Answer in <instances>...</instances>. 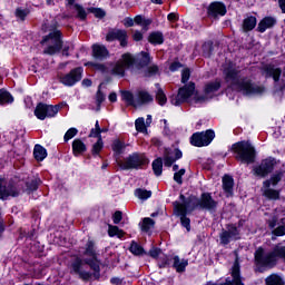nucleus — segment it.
<instances>
[{
  "instance_id": "33",
  "label": "nucleus",
  "mask_w": 285,
  "mask_h": 285,
  "mask_svg": "<svg viewBox=\"0 0 285 285\" xmlns=\"http://www.w3.org/2000/svg\"><path fill=\"white\" fill-rule=\"evenodd\" d=\"M156 100L159 104V106H166V102L168 101V98H166V94L164 92V89L159 87V85H156Z\"/></svg>"
},
{
  "instance_id": "44",
  "label": "nucleus",
  "mask_w": 285,
  "mask_h": 285,
  "mask_svg": "<svg viewBox=\"0 0 285 285\" xmlns=\"http://www.w3.org/2000/svg\"><path fill=\"white\" fill-rule=\"evenodd\" d=\"M154 226H155V220H153V218H144L141 230H145V233H148L150 228H153Z\"/></svg>"
},
{
  "instance_id": "2",
  "label": "nucleus",
  "mask_w": 285,
  "mask_h": 285,
  "mask_svg": "<svg viewBox=\"0 0 285 285\" xmlns=\"http://www.w3.org/2000/svg\"><path fill=\"white\" fill-rule=\"evenodd\" d=\"M224 75L229 88L236 90L237 92H243L247 97H253V95H262L264 92V87L257 86L248 78H240L239 70L233 62H229L224 69Z\"/></svg>"
},
{
  "instance_id": "21",
  "label": "nucleus",
  "mask_w": 285,
  "mask_h": 285,
  "mask_svg": "<svg viewBox=\"0 0 285 285\" xmlns=\"http://www.w3.org/2000/svg\"><path fill=\"white\" fill-rule=\"evenodd\" d=\"M92 57L99 61L108 59V49L104 45H94L92 46Z\"/></svg>"
},
{
  "instance_id": "7",
  "label": "nucleus",
  "mask_w": 285,
  "mask_h": 285,
  "mask_svg": "<svg viewBox=\"0 0 285 285\" xmlns=\"http://www.w3.org/2000/svg\"><path fill=\"white\" fill-rule=\"evenodd\" d=\"M233 150L237 155V159L245 161V164H253L255 161V147L248 141H240L233 145Z\"/></svg>"
},
{
  "instance_id": "18",
  "label": "nucleus",
  "mask_w": 285,
  "mask_h": 285,
  "mask_svg": "<svg viewBox=\"0 0 285 285\" xmlns=\"http://www.w3.org/2000/svg\"><path fill=\"white\" fill-rule=\"evenodd\" d=\"M233 239H239V230H237V227L229 225L227 230L220 233V244H230Z\"/></svg>"
},
{
  "instance_id": "58",
  "label": "nucleus",
  "mask_w": 285,
  "mask_h": 285,
  "mask_svg": "<svg viewBox=\"0 0 285 285\" xmlns=\"http://www.w3.org/2000/svg\"><path fill=\"white\" fill-rule=\"evenodd\" d=\"M149 255H150V257H154V259H155V258H157L158 255H161V249L153 247L149 250Z\"/></svg>"
},
{
  "instance_id": "24",
  "label": "nucleus",
  "mask_w": 285,
  "mask_h": 285,
  "mask_svg": "<svg viewBox=\"0 0 285 285\" xmlns=\"http://www.w3.org/2000/svg\"><path fill=\"white\" fill-rule=\"evenodd\" d=\"M174 264L173 268H175L176 273H185L186 266H188V259H181L179 256L173 257Z\"/></svg>"
},
{
  "instance_id": "15",
  "label": "nucleus",
  "mask_w": 285,
  "mask_h": 285,
  "mask_svg": "<svg viewBox=\"0 0 285 285\" xmlns=\"http://www.w3.org/2000/svg\"><path fill=\"white\" fill-rule=\"evenodd\" d=\"M107 41H119L122 48L128 46V31L124 29H112L106 36Z\"/></svg>"
},
{
  "instance_id": "52",
  "label": "nucleus",
  "mask_w": 285,
  "mask_h": 285,
  "mask_svg": "<svg viewBox=\"0 0 285 285\" xmlns=\"http://www.w3.org/2000/svg\"><path fill=\"white\" fill-rule=\"evenodd\" d=\"M157 72H159V67H157V65H153L145 72V77H154V75H157Z\"/></svg>"
},
{
  "instance_id": "39",
  "label": "nucleus",
  "mask_w": 285,
  "mask_h": 285,
  "mask_svg": "<svg viewBox=\"0 0 285 285\" xmlns=\"http://www.w3.org/2000/svg\"><path fill=\"white\" fill-rule=\"evenodd\" d=\"M134 23H137V26H141L144 30H148V26H150L153 21H150V19H145L141 16H136L134 19Z\"/></svg>"
},
{
  "instance_id": "45",
  "label": "nucleus",
  "mask_w": 285,
  "mask_h": 285,
  "mask_svg": "<svg viewBox=\"0 0 285 285\" xmlns=\"http://www.w3.org/2000/svg\"><path fill=\"white\" fill-rule=\"evenodd\" d=\"M75 10L77 12V18L81 21L86 20V17H88V13L86 12V9L79 4H75Z\"/></svg>"
},
{
  "instance_id": "20",
  "label": "nucleus",
  "mask_w": 285,
  "mask_h": 285,
  "mask_svg": "<svg viewBox=\"0 0 285 285\" xmlns=\"http://www.w3.org/2000/svg\"><path fill=\"white\" fill-rule=\"evenodd\" d=\"M226 14V6L222 2H213L208 8V16L214 19Z\"/></svg>"
},
{
  "instance_id": "36",
  "label": "nucleus",
  "mask_w": 285,
  "mask_h": 285,
  "mask_svg": "<svg viewBox=\"0 0 285 285\" xmlns=\"http://www.w3.org/2000/svg\"><path fill=\"white\" fill-rule=\"evenodd\" d=\"M108 235L109 237H118V239H121L125 233L124 230L119 229V227L115 225H108Z\"/></svg>"
},
{
  "instance_id": "17",
  "label": "nucleus",
  "mask_w": 285,
  "mask_h": 285,
  "mask_svg": "<svg viewBox=\"0 0 285 285\" xmlns=\"http://www.w3.org/2000/svg\"><path fill=\"white\" fill-rule=\"evenodd\" d=\"M83 73V68H76L71 70L69 75L60 77L61 83L63 86H75L77 81H81V75Z\"/></svg>"
},
{
  "instance_id": "10",
  "label": "nucleus",
  "mask_w": 285,
  "mask_h": 285,
  "mask_svg": "<svg viewBox=\"0 0 285 285\" xmlns=\"http://www.w3.org/2000/svg\"><path fill=\"white\" fill-rule=\"evenodd\" d=\"M180 199L183 203L175 202L174 203V213L178 217H180V223L184 228L189 233L190 230V218L186 217V213H188V202L184 200V195H180Z\"/></svg>"
},
{
  "instance_id": "53",
  "label": "nucleus",
  "mask_w": 285,
  "mask_h": 285,
  "mask_svg": "<svg viewBox=\"0 0 285 285\" xmlns=\"http://www.w3.org/2000/svg\"><path fill=\"white\" fill-rule=\"evenodd\" d=\"M96 101H97V110H99V107L101 106V104H104V101H106V95H104V92H101V90L97 91L96 95Z\"/></svg>"
},
{
  "instance_id": "41",
  "label": "nucleus",
  "mask_w": 285,
  "mask_h": 285,
  "mask_svg": "<svg viewBox=\"0 0 285 285\" xmlns=\"http://www.w3.org/2000/svg\"><path fill=\"white\" fill-rule=\"evenodd\" d=\"M135 196L138 199H150V197H153V191L147 190V189L138 188V189L135 190Z\"/></svg>"
},
{
  "instance_id": "23",
  "label": "nucleus",
  "mask_w": 285,
  "mask_h": 285,
  "mask_svg": "<svg viewBox=\"0 0 285 285\" xmlns=\"http://www.w3.org/2000/svg\"><path fill=\"white\" fill-rule=\"evenodd\" d=\"M200 207L206 208L207 210H212V208L217 207V202L213 199L210 194H203L200 199Z\"/></svg>"
},
{
  "instance_id": "38",
  "label": "nucleus",
  "mask_w": 285,
  "mask_h": 285,
  "mask_svg": "<svg viewBox=\"0 0 285 285\" xmlns=\"http://www.w3.org/2000/svg\"><path fill=\"white\" fill-rule=\"evenodd\" d=\"M263 195H265L267 199H279V191L275 189H271V187H264V185H263Z\"/></svg>"
},
{
  "instance_id": "1",
  "label": "nucleus",
  "mask_w": 285,
  "mask_h": 285,
  "mask_svg": "<svg viewBox=\"0 0 285 285\" xmlns=\"http://www.w3.org/2000/svg\"><path fill=\"white\" fill-rule=\"evenodd\" d=\"M88 259L81 257H76L70 264V273L77 275L82 282H91L92 279H99L101 276V261L97 257V252L95 250V244L89 242L85 250Z\"/></svg>"
},
{
  "instance_id": "13",
  "label": "nucleus",
  "mask_w": 285,
  "mask_h": 285,
  "mask_svg": "<svg viewBox=\"0 0 285 285\" xmlns=\"http://www.w3.org/2000/svg\"><path fill=\"white\" fill-rule=\"evenodd\" d=\"M195 95V85L189 82L178 90V95L171 99L173 106H179L190 99Z\"/></svg>"
},
{
  "instance_id": "48",
  "label": "nucleus",
  "mask_w": 285,
  "mask_h": 285,
  "mask_svg": "<svg viewBox=\"0 0 285 285\" xmlns=\"http://www.w3.org/2000/svg\"><path fill=\"white\" fill-rule=\"evenodd\" d=\"M102 149H104V140L99 138L98 141L94 144L91 153L92 155H99V153H101Z\"/></svg>"
},
{
  "instance_id": "31",
  "label": "nucleus",
  "mask_w": 285,
  "mask_h": 285,
  "mask_svg": "<svg viewBox=\"0 0 285 285\" xmlns=\"http://www.w3.org/2000/svg\"><path fill=\"white\" fill-rule=\"evenodd\" d=\"M150 60H151L150 53L146 51H141L137 56V62H138V66H140V68H145V66H148V63H150Z\"/></svg>"
},
{
  "instance_id": "64",
  "label": "nucleus",
  "mask_w": 285,
  "mask_h": 285,
  "mask_svg": "<svg viewBox=\"0 0 285 285\" xmlns=\"http://www.w3.org/2000/svg\"><path fill=\"white\" fill-rule=\"evenodd\" d=\"M278 4H279L282 12L285 13V0H278Z\"/></svg>"
},
{
  "instance_id": "16",
  "label": "nucleus",
  "mask_w": 285,
  "mask_h": 285,
  "mask_svg": "<svg viewBox=\"0 0 285 285\" xmlns=\"http://www.w3.org/2000/svg\"><path fill=\"white\" fill-rule=\"evenodd\" d=\"M232 277H233V279L230 281L229 278H227L224 285H233V284L234 285H244V282H242L239 262L237 259L235 261V263L232 267ZM206 285H222V284L208 282Z\"/></svg>"
},
{
  "instance_id": "50",
  "label": "nucleus",
  "mask_w": 285,
  "mask_h": 285,
  "mask_svg": "<svg viewBox=\"0 0 285 285\" xmlns=\"http://www.w3.org/2000/svg\"><path fill=\"white\" fill-rule=\"evenodd\" d=\"M203 55L204 57H210L213 55V42H205L203 45Z\"/></svg>"
},
{
  "instance_id": "28",
  "label": "nucleus",
  "mask_w": 285,
  "mask_h": 285,
  "mask_svg": "<svg viewBox=\"0 0 285 285\" xmlns=\"http://www.w3.org/2000/svg\"><path fill=\"white\" fill-rule=\"evenodd\" d=\"M233 186H234L233 177L225 175L223 177V189L227 194V197H230V195H233Z\"/></svg>"
},
{
  "instance_id": "60",
  "label": "nucleus",
  "mask_w": 285,
  "mask_h": 285,
  "mask_svg": "<svg viewBox=\"0 0 285 285\" xmlns=\"http://www.w3.org/2000/svg\"><path fill=\"white\" fill-rule=\"evenodd\" d=\"M27 188L29 190H37L38 188L37 180H31V183L27 184Z\"/></svg>"
},
{
  "instance_id": "34",
  "label": "nucleus",
  "mask_w": 285,
  "mask_h": 285,
  "mask_svg": "<svg viewBox=\"0 0 285 285\" xmlns=\"http://www.w3.org/2000/svg\"><path fill=\"white\" fill-rule=\"evenodd\" d=\"M148 40H149V43L160 46V43H164V33H161L159 31H155L149 35Z\"/></svg>"
},
{
  "instance_id": "61",
  "label": "nucleus",
  "mask_w": 285,
  "mask_h": 285,
  "mask_svg": "<svg viewBox=\"0 0 285 285\" xmlns=\"http://www.w3.org/2000/svg\"><path fill=\"white\" fill-rule=\"evenodd\" d=\"M134 41H141L144 39V35H141L139 31H135L132 35Z\"/></svg>"
},
{
  "instance_id": "55",
  "label": "nucleus",
  "mask_w": 285,
  "mask_h": 285,
  "mask_svg": "<svg viewBox=\"0 0 285 285\" xmlns=\"http://www.w3.org/2000/svg\"><path fill=\"white\" fill-rule=\"evenodd\" d=\"M273 235H275V237H284L285 235V226H278L276 229L273 230Z\"/></svg>"
},
{
  "instance_id": "29",
  "label": "nucleus",
  "mask_w": 285,
  "mask_h": 285,
  "mask_svg": "<svg viewBox=\"0 0 285 285\" xmlns=\"http://www.w3.org/2000/svg\"><path fill=\"white\" fill-rule=\"evenodd\" d=\"M257 26V18L249 16L243 21V30L244 32H250Z\"/></svg>"
},
{
  "instance_id": "57",
  "label": "nucleus",
  "mask_w": 285,
  "mask_h": 285,
  "mask_svg": "<svg viewBox=\"0 0 285 285\" xmlns=\"http://www.w3.org/2000/svg\"><path fill=\"white\" fill-rule=\"evenodd\" d=\"M112 219H114V224H119V222L124 219L121 212L120 210L116 212L112 216Z\"/></svg>"
},
{
  "instance_id": "51",
  "label": "nucleus",
  "mask_w": 285,
  "mask_h": 285,
  "mask_svg": "<svg viewBox=\"0 0 285 285\" xmlns=\"http://www.w3.org/2000/svg\"><path fill=\"white\" fill-rule=\"evenodd\" d=\"M184 175H186V169H184V168L176 171L174 174V181H176V184H179V185L184 184V180L181 179V177H184Z\"/></svg>"
},
{
  "instance_id": "26",
  "label": "nucleus",
  "mask_w": 285,
  "mask_h": 285,
  "mask_svg": "<svg viewBox=\"0 0 285 285\" xmlns=\"http://www.w3.org/2000/svg\"><path fill=\"white\" fill-rule=\"evenodd\" d=\"M266 77H272L274 81H279V77H282V69L275 66H267L265 68Z\"/></svg>"
},
{
  "instance_id": "63",
  "label": "nucleus",
  "mask_w": 285,
  "mask_h": 285,
  "mask_svg": "<svg viewBox=\"0 0 285 285\" xmlns=\"http://www.w3.org/2000/svg\"><path fill=\"white\" fill-rule=\"evenodd\" d=\"M179 68H181V63H180V62H174V63H171V66L169 67V69L171 70V72H175L176 70H179Z\"/></svg>"
},
{
  "instance_id": "3",
  "label": "nucleus",
  "mask_w": 285,
  "mask_h": 285,
  "mask_svg": "<svg viewBox=\"0 0 285 285\" xmlns=\"http://www.w3.org/2000/svg\"><path fill=\"white\" fill-rule=\"evenodd\" d=\"M135 63V58L130 53L122 55L121 60L115 63H95L89 62L87 66H91L98 72H102V75H115L116 77H124L126 75V68H130Z\"/></svg>"
},
{
  "instance_id": "30",
  "label": "nucleus",
  "mask_w": 285,
  "mask_h": 285,
  "mask_svg": "<svg viewBox=\"0 0 285 285\" xmlns=\"http://www.w3.org/2000/svg\"><path fill=\"white\" fill-rule=\"evenodd\" d=\"M33 157L37 159V161H43V159L48 157V153L41 145H36L33 149Z\"/></svg>"
},
{
  "instance_id": "59",
  "label": "nucleus",
  "mask_w": 285,
  "mask_h": 285,
  "mask_svg": "<svg viewBox=\"0 0 285 285\" xmlns=\"http://www.w3.org/2000/svg\"><path fill=\"white\" fill-rule=\"evenodd\" d=\"M89 137H98V139H101V129H91Z\"/></svg>"
},
{
  "instance_id": "5",
  "label": "nucleus",
  "mask_w": 285,
  "mask_h": 285,
  "mask_svg": "<svg viewBox=\"0 0 285 285\" xmlns=\"http://www.w3.org/2000/svg\"><path fill=\"white\" fill-rule=\"evenodd\" d=\"M122 101H126L128 106H132L134 108H140V106H146V104L153 102V96L149 95L146 90H139L136 95H132L130 91L121 92Z\"/></svg>"
},
{
  "instance_id": "14",
  "label": "nucleus",
  "mask_w": 285,
  "mask_h": 285,
  "mask_svg": "<svg viewBox=\"0 0 285 285\" xmlns=\"http://www.w3.org/2000/svg\"><path fill=\"white\" fill-rule=\"evenodd\" d=\"M277 160H275V158H266L259 166L254 168V173L258 177H266L267 175H271L272 170H275Z\"/></svg>"
},
{
  "instance_id": "19",
  "label": "nucleus",
  "mask_w": 285,
  "mask_h": 285,
  "mask_svg": "<svg viewBox=\"0 0 285 285\" xmlns=\"http://www.w3.org/2000/svg\"><path fill=\"white\" fill-rule=\"evenodd\" d=\"M183 154L181 150L179 149H166L165 150V155H164V164L165 166H167V168H170V166H173V164L175 161H177V159H181Z\"/></svg>"
},
{
  "instance_id": "12",
  "label": "nucleus",
  "mask_w": 285,
  "mask_h": 285,
  "mask_svg": "<svg viewBox=\"0 0 285 285\" xmlns=\"http://www.w3.org/2000/svg\"><path fill=\"white\" fill-rule=\"evenodd\" d=\"M213 139H215V131L208 129L203 132H195L190 137V144H191V146L202 148L204 146H209L213 142Z\"/></svg>"
},
{
  "instance_id": "42",
  "label": "nucleus",
  "mask_w": 285,
  "mask_h": 285,
  "mask_svg": "<svg viewBox=\"0 0 285 285\" xmlns=\"http://www.w3.org/2000/svg\"><path fill=\"white\" fill-rule=\"evenodd\" d=\"M135 126L138 132H144V134L148 132V128H147L148 126L146 125V120L144 118L136 119Z\"/></svg>"
},
{
  "instance_id": "6",
  "label": "nucleus",
  "mask_w": 285,
  "mask_h": 285,
  "mask_svg": "<svg viewBox=\"0 0 285 285\" xmlns=\"http://www.w3.org/2000/svg\"><path fill=\"white\" fill-rule=\"evenodd\" d=\"M41 43L45 46V55H57L63 46V42L61 41V31L57 29L53 30L42 39Z\"/></svg>"
},
{
  "instance_id": "4",
  "label": "nucleus",
  "mask_w": 285,
  "mask_h": 285,
  "mask_svg": "<svg viewBox=\"0 0 285 285\" xmlns=\"http://www.w3.org/2000/svg\"><path fill=\"white\" fill-rule=\"evenodd\" d=\"M277 259H285V246L282 244L275 245L269 253H264L262 247L255 252V262L259 268H273Z\"/></svg>"
},
{
  "instance_id": "25",
  "label": "nucleus",
  "mask_w": 285,
  "mask_h": 285,
  "mask_svg": "<svg viewBox=\"0 0 285 285\" xmlns=\"http://www.w3.org/2000/svg\"><path fill=\"white\" fill-rule=\"evenodd\" d=\"M86 144L81 139H75L72 141V153L75 157H79V155H83L86 153Z\"/></svg>"
},
{
  "instance_id": "54",
  "label": "nucleus",
  "mask_w": 285,
  "mask_h": 285,
  "mask_svg": "<svg viewBox=\"0 0 285 285\" xmlns=\"http://www.w3.org/2000/svg\"><path fill=\"white\" fill-rule=\"evenodd\" d=\"M91 12L95 14V17H97V19H104V17H106V11L99 8L91 9Z\"/></svg>"
},
{
  "instance_id": "56",
  "label": "nucleus",
  "mask_w": 285,
  "mask_h": 285,
  "mask_svg": "<svg viewBox=\"0 0 285 285\" xmlns=\"http://www.w3.org/2000/svg\"><path fill=\"white\" fill-rule=\"evenodd\" d=\"M190 79V69H184L181 73V82L186 83Z\"/></svg>"
},
{
  "instance_id": "46",
  "label": "nucleus",
  "mask_w": 285,
  "mask_h": 285,
  "mask_svg": "<svg viewBox=\"0 0 285 285\" xmlns=\"http://www.w3.org/2000/svg\"><path fill=\"white\" fill-rule=\"evenodd\" d=\"M17 195H19V191H17L16 188H9V189H4L1 193V199H6L8 197H17Z\"/></svg>"
},
{
  "instance_id": "49",
  "label": "nucleus",
  "mask_w": 285,
  "mask_h": 285,
  "mask_svg": "<svg viewBox=\"0 0 285 285\" xmlns=\"http://www.w3.org/2000/svg\"><path fill=\"white\" fill-rule=\"evenodd\" d=\"M28 14H30V11L28 9L18 8L16 10V17L17 19H20V21H23L26 17H28Z\"/></svg>"
},
{
  "instance_id": "47",
  "label": "nucleus",
  "mask_w": 285,
  "mask_h": 285,
  "mask_svg": "<svg viewBox=\"0 0 285 285\" xmlns=\"http://www.w3.org/2000/svg\"><path fill=\"white\" fill-rule=\"evenodd\" d=\"M78 132H79V130L77 128L68 129L67 132L65 134L63 140L70 141V139H73V137H77Z\"/></svg>"
},
{
  "instance_id": "43",
  "label": "nucleus",
  "mask_w": 285,
  "mask_h": 285,
  "mask_svg": "<svg viewBox=\"0 0 285 285\" xmlns=\"http://www.w3.org/2000/svg\"><path fill=\"white\" fill-rule=\"evenodd\" d=\"M124 148H126V145L119 139L114 140L112 142V150L116 153V155H121Z\"/></svg>"
},
{
  "instance_id": "9",
  "label": "nucleus",
  "mask_w": 285,
  "mask_h": 285,
  "mask_svg": "<svg viewBox=\"0 0 285 285\" xmlns=\"http://www.w3.org/2000/svg\"><path fill=\"white\" fill-rule=\"evenodd\" d=\"M222 88V82L213 81L208 82L205 86L204 95H194L195 104H206V101H210L214 97H217V92Z\"/></svg>"
},
{
  "instance_id": "35",
  "label": "nucleus",
  "mask_w": 285,
  "mask_h": 285,
  "mask_svg": "<svg viewBox=\"0 0 285 285\" xmlns=\"http://www.w3.org/2000/svg\"><path fill=\"white\" fill-rule=\"evenodd\" d=\"M266 285H284V279L277 274H272L265 279Z\"/></svg>"
},
{
  "instance_id": "8",
  "label": "nucleus",
  "mask_w": 285,
  "mask_h": 285,
  "mask_svg": "<svg viewBox=\"0 0 285 285\" xmlns=\"http://www.w3.org/2000/svg\"><path fill=\"white\" fill-rule=\"evenodd\" d=\"M148 158L144 154H132L124 160L118 161L119 168L121 170H137L147 166Z\"/></svg>"
},
{
  "instance_id": "62",
  "label": "nucleus",
  "mask_w": 285,
  "mask_h": 285,
  "mask_svg": "<svg viewBox=\"0 0 285 285\" xmlns=\"http://www.w3.org/2000/svg\"><path fill=\"white\" fill-rule=\"evenodd\" d=\"M126 28H132V26H135V20L132 18H127L125 19V23Z\"/></svg>"
},
{
  "instance_id": "32",
  "label": "nucleus",
  "mask_w": 285,
  "mask_h": 285,
  "mask_svg": "<svg viewBox=\"0 0 285 285\" xmlns=\"http://www.w3.org/2000/svg\"><path fill=\"white\" fill-rule=\"evenodd\" d=\"M13 101L14 97H12L10 92L4 89H0V106H3L6 104H12Z\"/></svg>"
},
{
  "instance_id": "11",
  "label": "nucleus",
  "mask_w": 285,
  "mask_h": 285,
  "mask_svg": "<svg viewBox=\"0 0 285 285\" xmlns=\"http://www.w3.org/2000/svg\"><path fill=\"white\" fill-rule=\"evenodd\" d=\"M61 106H66V104L52 106L40 102L35 109V116L37 117V119H40V121H43V119H46L47 117H56Z\"/></svg>"
},
{
  "instance_id": "37",
  "label": "nucleus",
  "mask_w": 285,
  "mask_h": 285,
  "mask_svg": "<svg viewBox=\"0 0 285 285\" xmlns=\"http://www.w3.org/2000/svg\"><path fill=\"white\" fill-rule=\"evenodd\" d=\"M153 170L156 177H160L164 170V160L161 158H157L153 161Z\"/></svg>"
},
{
  "instance_id": "27",
  "label": "nucleus",
  "mask_w": 285,
  "mask_h": 285,
  "mask_svg": "<svg viewBox=\"0 0 285 285\" xmlns=\"http://www.w3.org/2000/svg\"><path fill=\"white\" fill-rule=\"evenodd\" d=\"M284 177V171H278L274 174L271 179L265 180L263 183L264 188H271V186H277L279 181H282V178Z\"/></svg>"
},
{
  "instance_id": "40",
  "label": "nucleus",
  "mask_w": 285,
  "mask_h": 285,
  "mask_svg": "<svg viewBox=\"0 0 285 285\" xmlns=\"http://www.w3.org/2000/svg\"><path fill=\"white\" fill-rule=\"evenodd\" d=\"M129 250L132 255L139 256L144 255L146 252L144 250V247H141L137 242L132 240L131 245L129 247Z\"/></svg>"
},
{
  "instance_id": "22",
  "label": "nucleus",
  "mask_w": 285,
  "mask_h": 285,
  "mask_svg": "<svg viewBox=\"0 0 285 285\" xmlns=\"http://www.w3.org/2000/svg\"><path fill=\"white\" fill-rule=\"evenodd\" d=\"M277 23V20L273 17H265L263 20L259 21L257 30L258 32H265L268 29L273 28Z\"/></svg>"
}]
</instances>
